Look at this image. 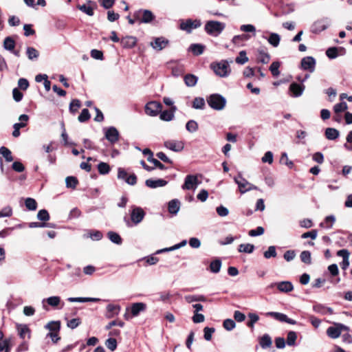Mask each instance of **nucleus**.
<instances>
[{"label": "nucleus", "mask_w": 352, "mask_h": 352, "mask_svg": "<svg viewBox=\"0 0 352 352\" xmlns=\"http://www.w3.org/2000/svg\"><path fill=\"white\" fill-rule=\"evenodd\" d=\"M226 28V23L219 21H208L205 23L204 30L210 36L217 37L219 36Z\"/></svg>", "instance_id": "1"}, {"label": "nucleus", "mask_w": 352, "mask_h": 352, "mask_svg": "<svg viewBox=\"0 0 352 352\" xmlns=\"http://www.w3.org/2000/svg\"><path fill=\"white\" fill-rule=\"evenodd\" d=\"M208 105L213 109L221 111L226 104V99L219 94H212L206 98Z\"/></svg>", "instance_id": "2"}, {"label": "nucleus", "mask_w": 352, "mask_h": 352, "mask_svg": "<svg viewBox=\"0 0 352 352\" xmlns=\"http://www.w3.org/2000/svg\"><path fill=\"white\" fill-rule=\"evenodd\" d=\"M133 17L140 23H149L152 22L155 16L149 10L140 9L133 14Z\"/></svg>", "instance_id": "3"}, {"label": "nucleus", "mask_w": 352, "mask_h": 352, "mask_svg": "<svg viewBox=\"0 0 352 352\" xmlns=\"http://www.w3.org/2000/svg\"><path fill=\"white\" fill-rule=\"evenodd\" d=\"M211 67L214 72L220 77H226L230 72L229 64L226 61L212 64Z\"/></svg>", "instance_id": "4"}, {"label": "nucleus", "mask_w": 352, "mask_h": 352, "mask_svg": "<svg viewBox=\"0 0 352 352\" xmlns=\"http://www.w3.org/2000/svg\"><path fill=\"white\" fill-rule=\"evenodd\" d=\"M344 331H349V327L343 324L337 323L335 327H329L327 329V334L331 338L336 339L339 338Z\"/></svg>", "instance_id": "5"}, {"label": "nucleus", "mask_w": 352, "mask_h": 352, "mask_svg": "<svg viewBox=\"0 0 352 352\" xmlns=\"http://www.w3.org/2000/svg\"><path fill=\"white\" fill-rule=\"evenodd\" d=\"M145 212L144 210L138 206H133L131 210V220L135 224L138 225L142 222L145 217Z\"/></svg>", "instance_id": "6"}, {"label": "nucleus", "mask_w": 352, "mask_h": 352, "mask_svg": "<svg viewBox=\"0 0 352 352\" xmlns=\"http://www.w3.org/2000/svg\"><path fill=\"white\" fill-rule=\"evenodd\" d=\"M201 25L200 20L195 19H187L186 21H182L179 25L181 30L186 31L188 33H190L193 29L199 28Z\"/></svg>", "instance_id": "7"}, {"label": "nucleus", "mask_w": 352, "mask_h": 352, "mask_svg": "<svg viewBox=\"0 0 352 352\" xmlns=\"http://www.w3.org/2000/svg\"><path fill=\"white\" fill-rule=\"evenodd\" d=\"M331 24V19L325 17L316 21L311 26L313 33H320L325 30Z\"/></svg>", "instance_id": "8"}, {"label": "nucleus", "mask_w": 352, "mask_h": 352, "mask_svg": "<svg viewBox=\"0 0 352 352\" xmlns=\"http://www.w3.org/2000/svg\"><path fill=\"white\" fill-rule=\"evenodd\" d=\"M162 104L156 101H151L145 106V112L150 116H156L162 110Z\"/></svg>", "instance_id": "9"}, {"label": "nucleus", "mask_w": 352, "mask_h": 352, "mask_svg": "<svg viewBox=\"0 0 352 352\" xmlns=\"http://www.w3.org/2000/svg\"><path fill=\"white\" fill-rule=\"evenodd\" d=\"M28 120L29 116L26 114H22L19 116V120L20 121V122L15 123L13 125V137L18 138L20 135V129L23 128L27 125V122L28 121Z\"/></svg>", "instance_id": "10"}, {"label": "nucleus", "mask_w": 352, "mask_h": 352, "mask_svg": "<svg viewBox=\"0 0 352 352\" xmlns=\"http://www.w3.org/2000/svg\"><path fill=\"white\" fill-rule=\"evenodd\" d=\"M199 182L197 177L192 175H188L184 181V184L182 185V189L190 190L196 188Z\"/></svg>", "instance_id": "11"}, {"label": "nucleus", "mask_w": 352, "mask_h": 352, "mask_svg": "<svg viewBox=\"0 0 352 352\" xmlns=\"http://www.w3.org/2000/svg\"><path fill=\"white\" fill-rule=\"evenodd\" d=\"M316 67V60L312 56H306L301 60V67L304 70L314 72Z\"/></svg>", "instance_id": "12"}, {"label": "nucleus", "mask_w": 352, "mask_h": 352, "mask_svg": "<svg viewBox=\"0 0 352 352\" xmlns=\"http://www.w3.org/2000/svg\"><path fill=\"white\" fill-rule=\"evenodd\" d=\"M266 316H272L274 319H276L280 322H287L290 324H296V320L288 318L287 315L282 314V313L270 311V312H267L266 314Z\"/></svg>", "instance_id": "13"}, {"label": "nucleus", "mask_w": 352, "mask_h": 352, "mask_svg": "<svg viewBox=\"0 0 352 352\" xmlns=\"http://www.w3.org/2000/svg\"><path fill=\"white\" fill-rule=\"evenodd\" d=\"M235 183L238 185L239 190L241 194L247 192V188L249 185V182L243 177L241 173L234 177Z\"/></svg>", "instance_id": "14"}, {"label": "nucleus", "mask_w": 352, "mask_h": 352, "mask_svg": "<svg viewBox=\"0 0 352 352\" xmlns=\"http://www.w3.org/2000/svg\"><path fill=\"white\" fill-rule=\"evenodd\" d=\"M164 146L173 151L179 152L184 148V144L182 141L167 140L164 142Z\"/></svg>", "instance_id": "15"}, {"label": "nucleus", "mask_w": 352, "mask_h": 352, "mask_svg": "<svg viewBox=\"0 0 352 352\" xmlns=\"http://www.w3.org/2000/svg\"><path fill=\"white\" fill-rule=\"evenodd\" d=\"M169 41L164 37H157L154 39L153 42L151 43L152 47L157 51H161L164 49L168 44Z\"/></svg>", "instance_id": "16"}, {"label": "nucleus", "mask_w": 352, "mask_h": 352, "mask_svg": "<svg viewBox=\"0 0 352 352\" xmlns=\"http://www.w3.org/2000/svg\"><path fill=\"white\" fill-rule=\"evenodd\" d=\"M105 138L111 144H114L118 140L119 132L115 127L111 126L107 129Z\"/></svg>", "instance_id": "17"}, {"label": "nucleus", "mask_w": 352, "mask_h": 352, "mask_svg": "<svg viewBox=\"0 0 352 352\" xmlns=\"http://www.w3.org/2000/svg\"><path fill=\"white\" fill-rule=\"evenodd\" d=\"M143 154H149V156L147 157V160L153 164L155 167L158 168L160 170H164L166 169L165 166L162 164L159 160L157 159L153 158V153L149 148H144L142 151Z\"/></svg>", "instance_id": "18"}, {"label": "nucleus", "mask_w": 352, "mask_h": 352, "mask_svg": "<svg viewBox=\"0 0 352 352\" xmlns=\"http://www.w3.org/2000/svg\"><path fill=\"white\" fill-rule=\"evenodd\" d=\"M276 285L278 289L281 292L287 293L294 289V286L290 281H281L271 285V287Z\"/></svg>", "instance_id": "19"}, {"label": "nucleus", "mask_w": 352, "mask_h": 352, "mask_svg": "<svg viewBox=\"0 0 352 352\" xmlns=\"http://www.w3.org/2000/svg\"><path fill=\"white\" fill-rule=\"evenodd\" d=\"M305 89V86L302 85H299L296 82H292L289 85V90L290 92H292V96L293 97H299L300 96Z\"/></svg>", "instance_id": "20"}, {"label": "nucleus", "mask_w": 352, "mask_h": 352, "mask_svg": "<svg viewBox=\"0 0 352 352\" xmlns=\"http://www.w3.org/2000/svg\"><path fill=\"white\" fill-rule=\"evenodd\" d=\"M177 110V107L175 106H173L170 110H165L162 111L160 115V118L163 121L169 122L173 120L175 117V112Z\"/></svg>", "instance_id": "21"}, {"label": "nucleus", "mask_w": 352, "mask_h": 352, "mask_svg": "<svg viewBox=\"0 0 352 352\" xmlns=\"http://www.w3.org/2000/svg\"><path fill=\"white\" fill-rule=\"evenodd\" d=\"M167 182L162 179H148L145 182V184L147 187L151 188H156L157 187H162L167 184Z\"/></svg>", "instance_id": "22"}, {"label": "nucleus", "mask_w": 352, "mask_h": 352, "mask_svg": "<svg viewBox=\"0 0 352 352\" xmlns=\"http://www.w3.org/2000/svg\"><path fill=\"white\" fill-rule=\"evenodd\" d=\"M120 43L122 46L124 48H132L136 45L137 39L134 36H127L122 38Z\"/></svg>", "instance_id": "23"}, {"label": "nucleus", "mask_w": 352, "mask_h": 352, "mask_svg": "<svg viewBox=\"0 0 352 352\" xmlns=\"http://www.w3.org/2000/svg\"><path fill=\"white\" fill-rule=\"evenodd\" d=\"M16 329L19 336L21 339L24 340L26 336H28V339L30 338V329L26 324H18Z\"/></svg>", "instance_id": "24"}, {"label": "nucleus", "mask_w": 352, "mask_h": 352, "mask_svg": "<svg viewBox=\"0 0 352 352\" xmlns=\"http://www.w3.org/2000/svg\"><path fill=\"white\" fill-rule=\"evenodd\" d=\"M205 45L199 43L191 44L188 48V51L191 52L195 56H199L204 52Z\"/></svg>", "instance_id": "25"}, {"label": "nucleus", "mask_w": 352, "mask_h": 352, "mask_svg": "<svg viewBox=\"0 0 352 352\" xmlns=\"http://www.w3.org/2000/svg\"><path fill=\"white\" fill-rule=\"evenodd\" d=\"M180 208V201L178 199H172L168 202V209L170 214H176Z\"/></svg>", "instance_id": "26"}, {"label": "nucleus", "mask_w": 352, "mask_h": 352, "mask_svg": "<svg viewBox=\"0 0 352 352\" xmlns=\"http://www.w3.org/2000/svg\"><path fill=\"white\" fill-rule=\"evenodd\" d=\"M146 305L143 302H135L131 306V314L133 316H137L141 311L146 309Z\"/></svg>", "instance_id": "27"}, {"label": "nucleus", "mask_w": 352, "mask_h": 352, "mask_svg": "<svg viewBox=\"0 0 352 352\" xmlns=\"http://www.w3.org/2000/svg\"><path fill=\"white\" fill-rule=\"evenodd\" d=\"M258 52V60L261 63L263 64L267 63L270 60V54L263 49V48H259L257 50Z\"/></svg>", "instance_id": "28"}, {"label": "nucleus", "mask_w": 352, "mask_h": 352, "mask_svg": "<svg viewBox=\"0 0 352 352\" xmlns=\"http://www.w3.org/2000/svg\"><path fill=\"white\" fill-rule=\"evenodd\" d=\"M339 135V131L334 128H327L325 130V137L328 140H334L337 139Z\"/></svg>", "instance_id": "29"}, {"label": "nucleus", "mask_w": 352, "mask_h": 352, "mask_svg": "<svg viewBox=\"0 0 352 352\" xmlns=\"http://www.w3.org/2000/svg\"><path fill=\"white\" fill-rule=\"evenodd\" d=\"M68 301L72 302H98L100 300V298H84V297H70Z\"/></svg>", "instance_id": "30"}, {"label": "nucleus", "mask_w": 352, "mask_h": 352, "mask_svg": "<svg viewBox=\"0 0 352 352\" xmlns=\"http://www.w3.org/2000/svg\"><path fill=\"white\" fill-rule=\"evenodd\" d=\"M184 80L186 86L194 87L197 82L198 78L194 74H188L184 76Z\"/></svg>", "instance_id": "31"}, {"label": "nucleus", "mask_w": 352, "mask_h": 352, "mask_svg": "<svg viewBox=\"0 0 352 352\" xmlns=\"http://www.w3.org/2000/svg\"><path fill=\"white\" fill-rule=\"evenodd\" d=\"M272 343L271 337L268 334H265L260 338L259 344L263 349L270 347Z\"/></svg>", "instance_id": "32"}, {"label": "nucleus", "mask_w": 352, "mask_h": 352, "mask_svg": "<svg viewBox=\"0 0 352 352\" xmlns=\"http://www.w3.org/2000/svg\"><path fill=\"white\" fill-rule=\"evenodd\" d=\"M221 264V261L219 258H217L212 261L209 266L210 272L215 274L219 272Z\"/></svg>", "instance_id": "33"}, {"label": "nucleus", "mask_w": 352, "mask_h": 352, "mask_svg": "<svg viewBox=\"0 0 352 352\" xmlns=\"http://www.w3.org/2000/svg\"><path fill=\"white\" fill-rule=\"evenodd\" d=\"M45 328L50 332H59L60 329V322L59 321H51L45 325Z\"/></svg>", "instance_id": "34"}, {"label": "nucleus", "mask_w": 352, "mask_h": 352, "mask_svg": "<svg viewBox=\"0 0 352 352\" xmlns=\"http://www.w3.org/2000/svg\"><path fill=\"white\" fill-rule=\"evenodd\" d=\"M0 154L2 155L6 162H10L14 160L10 149L5 146H1L0 148Z\"/></svg>", "instance_id": "35"}, {"label": "nucleus", "mask_w": 352, "mask_h": 352, "mask_svg": "<svg viewBox=\"0 0 352 352\" xmlns=\"http://www.w3.org/2000/svg\"><path fill=\"white\" fill-rule=\"evenodd\" d=\"M15 47V42L14 39L8 36L5 38L3 41V47L8 51H13Z\"/></svg>", "instance_id": "36"}, {"label": "nucleus", "mask_w": 352, "mask_h": 352, "mask_svg": "<svg viewBox=\"0 0 352 352\" xmlns=\"http://www.w3.org/2000/svg\"><path fill=\"white\" fill-rule=\"evenodd\" d=\"M186 243H187L186 240H183L179 243L175 244V245H173L172 247L166 248L164 249L157 250L156 253L160 254V253L164 252H170V251L177 250L182 247L185 246L186 245Z\"/></svg>", "instance_id": "37"}, {"label": "nucleus", "mask_w": 352, "mask_h": 352, "mask_svg": "<svg viewBox=\"0 0 352 352\" xmlns=\"http://www.w3.org/2000/svg\"><path fill=\"white\" fill-rule=\"evenodd\" d=\"M46 301L47 304L53 307H57L60 302V298L57 296H50L43 300V303Z\"/></svg>", "instance_id": "38"}, {"label": "nucleus", "mask_w": 352, "mask_h": 352, "mask_svg": "<svg viewBox=\"0 0 352 352\" xmlns=\"http://www.w3.org/2000/svg\"><path fill=\"white\" fill-rule=\"evenodd\" d=\"M238 250L239 252L250 254L254 250V245L250 243L241 244Z\"/></svg>", "instance_id": "39"}, {"label": "nucleus", "mask_w": 352, "mask_h": 352, "mask_svg": "<svg viewBox=\"0 0 352 352\" xmlns=\"http://www.w3.org/2000/svg\"><path fill=\"white\" fill-rule=\"evenodd\" d=\"M107 235H108L109 240L111 242H113L116 244H118V245H120L122 243V240L120 236L118 233L110 231L107 233Z\"/></svg>", "instance_id": "40"}, {"label": "nucleus", "mask_w": 352, "mask_h": 352, "mask_svg": "<svg viewBox=\"0 0 352 352\" xmlns=\"http://www.w3.org/2000/svg\"><path fill=\"white\" fill-rule=\"evenodd\" d=\"M280 36L276 33H271L267 41L273 46L277 47L280 43Z\"/></svg>", "instance_id": "41"}, {"label": "nucleus", "mask_w": 352, "mask_h": 352, "mask_svg": "<svg viewBox=\"0 0 352 352\" xmlns=\"http://www.w3.org/2000/svg\"><path fill=\"white\" fill-rule=\"evenodd\" d=\"M300 258L301 261L305 264L309 265L311 263V252L309 251H302L300 253Z\"/></svg>", "instance_id": "42"}, {"label": "nucleus", "mask_w": 352, "mask_h": 352, "mask_svg": "<svg viewBox=\"0 0 352 352\" xmlns=\"http://www.w3.org/2000/svg\"><path fill=\"white\" fill-rule=\"evenodd\" d=\"M205 107V100L203 98L197 97L193 100L192 107L196 109H202Z\"/></svg>", "instance_id": "43"}, {"label": "nucleus", "mask_w": 352, "mask_h": 352, "mask_svg": "<svg viewBox=\"0 0 352 352\" xmlns=\"http://www.w3.org/2000/svg\"><path fill=\"white\" fill-rule=\"evenodd\" d=\"M280 63L278 61H274L271 64L270 67V70L272 72L273 76L277 77L280 75Z\"/></svg>", "instance_id": "44"}, {"label": "nucleus", "mask_w": 352, "mask_h": 352, "mask_svg": "<svg viewBox=\"0 0 352 352\" xmlns=\"http://www.w3.org/2000/svg\"><path fill=\"white\" fill-rule=\"evenodd\" d=\"M77 8L88 16L94 15V8L91 6H87V4L78 5Z\"/></svg>", "instance_id": "45"}, {"label": "nucleus", "mask_w": 352, "mask_h": 352, "mask_svg": "<svg viewBox=\"0 0 352 352\" xmlns=\"http://www.w3.org/2000/svg\"><path fill=\"white\" fill-rule=\"evenodd\" d=\"M186 129L190 133H195L198 130V124L195 120H190L187 122Z\"/></svg>", "instance_id": "46"}, {"label": "nucleus", "mask_w": 352, "mask_h": 352, "mask_svg": "<svg viewBox=\"0 0 352 352\" xmlns=\"http://www.w3.org/2000/svg\"><path fill=\"white\" fill-rule=\"evenodd\" d=\"M25 207L29 210H35L37 208V203L36 201V200L33 198H27L25 200Z\"/></svg>", "instance_id": "47"}, {"label": "nucleus", "mask_w": 352, "mask_h": 352, "mask_svg": "<svg viewBox=\"0 0 352 352\" xmlns=\"http://www.w3.org/2000/svg\"><path fill=\"white\" fill-rule=\"evenodd\" d=\"M98 170L101 175L108 174L110 171V166L107 163L100 162L98 165Z\"/></svg>", "instance_id": "48"}, {"label": "nucleus", "mask_w": 352, "mask_h": 352, "mask_svg": "<svg viewBox=\"0 0 352 352\" xmlns=\"http://www.w3.org/2000/svg\"><path fill=\"white\" fill-rule=\"evenodd\" d=\"M297 339L296 333L294 331H289L287 336V344L289 346L295 345L296 340Z\"/></svg>", "instance_id": "49"}, {"label": "nucleus", "mask_w": 352, "mask_h": 352, "mask_svg": "<svg viewBox=\"0 0 352 352\" xmlns=\"http://www.w3.org/2000/svg\"><path fill=\"white\" fill-rule=\"evenodd\" d=\"M66 186L67 188H75L78 184V179L73 176L67 177L65 179Z\"/></svg>", "instance_id": "50"}, {"label": "nucleus", "mask_w": 352, "mask_h": 352, "mask_svg": "<svg viewBox=\"0 0 352 352\" xmlns=\"http://www.w3.org/2000/svg\"><path fill=\"white\" fill-rule=\"evenodd\" d=\"M277 255L276 247L274 245H271L268 248L267 250L265 251L263 254V256L265 258L268 259L272 257L274 258Z\"/></svg>", "instance_id": "51"}, {"label": "nucleus", "mask_w": 352, "mask_h": 352, "mask_svg": "<svg viewBox=\"0 0 352 352\" xmlns=\"http://www.w3.org/2000/svg\"><path fill=\"white\" fill-rule=\"evenodd\" d=\"M80 107V102L78 99H74L69 104V111L72 113H75Z\"/></svg>", "instance_id": "52"}, {"label": "nucleus", "mask_w": 352, "mask_h": 352, "mask_svg": "<svg viewBox=\"0 0 352 352\" xmlns=\"http://www.w3.org/2000/svg\"><path fill=\"white\" fill-rule=\"evenodd\" d=\"M90 118V113L87 109H83L79 115L78 120L80 122H85Z\"/></svg>", "instance_id": "53"}, {"label": "nucleus", "mask_w": 352, "mask_h": 352, "mask_svg": "<svg viewBox=\"0 0 352 352\" xmlns=\"http://www.w3.org/2000/svg\"><path fill=\"white\" fill-rule=\"evenodd\" d=\"M88 234V237L95 241H99L102 239L103 236L102 233L99 230H90Z\"/></svg>", "instance_id": "54"}, {"label": "nucleus", "mask_w": 352, "mask_h": 352, "mask_svg": "<svg viewBox=\"0 0 352 352\" xmlns=\"http://www.w3.org/2000/svg\"><path fill=\"white\" fill-rule=\"evenodd\" d=\"M235 61L238 64L243 65L248 61V58L246 56L245 51H241L239 56L235 59Z\"/></svg>", "instance_id": "55"}, {"label": "nucleus", "mask_w": 352, "mask_h": 352, "mask_svg": "<svg viewBox=\"0 0 352 352\" xmlns=\"http://www.w3.org/2000/svg\"><path fill=\"white\" fill-rule=\"evenodd\" d=\"M37 218L40 221H47L50 219L49 212L45 209L40 210L37 214Z\"/></svg>", "instance_id": "56"}, {"label": "nucleus", "mask_w": 352, "mask_h": 352, "mask_svg": "<svg viewBox=\"0 0 352 352\" xmlns=\"http://www.w3.org/2000/svg\"><path fill=\"white\" fill-rule=\"evenodd\" d=\"M105 345L109 350L113 351L117 348V341L115 338H109L106 340Z\"/></svg>", "instance_id": "57"}, {"label": "nucleus", "mask_w": 352, "mask_h": 352, "mask_svg": "<svg viewBox=\"0 0 352 352\" xmlns=\"http://www.w3.org/2000/svg\"><path fill=\"white\" fill-rule=\"evenodd\" d=\"M348 109V105L345 102H342L334 105L333 110L335 113H338L344 111Z\"/></svg>", "instance_id": "58"}, {"label": "nucleus", "mask_w": 352, "mask_h": 352, "mask_svg": "<svg viewBox=\"0 0 352 352\" xmlns=\"http://www.w3.org/2000/svg\"><path fill=\"white\" fill-rule=\"evenodd\" d=\"M38 54V52L35 48L32 47H28L27 48V55L29 59L33 60L34 58H37Z\"/></svg>", "instance_id": "59"}, {"label": "nucleus", "mask_w": 352, "mask_h": 352, "mask_svg": "<svg viewBox=\"0 0 352 352\" xmlns=\"http://www.w3.org/2000/svg\"><path fill=\"white\" fill-rule=\"evenodd\" d=\"M250 36L247 34H241V35H236L232 38V43L234 45H239L241 41H246L249 39Z\"/></svg>", "instance_id": "60"}, {"label": "nucleus", "mask_w": 352, "mask_h": 352, "mask_svg": "<svg viewBox=\"0 0 352 352\" xmlns=\"http://www.w3.org/2000/svg\"><path fill=\"white\" fill-rule=\"evenodd\" d=\"M248 317L250 318V321L248 322L247 325L249 327L253 328L254 323L259 320V317L254 313H250Z\"/></svg>", "instance_id": "61"}, {"label": "nucleus", "mask_w": 352, "mask_h": 352, "mask_svg": "<svg viewBox=\"0 0 352 352\" xmlns=\"http://www.w3.org/2000/svg\"><path fill=\"white\" fill-rule=\"evenodd\" d=\"M223 326L226 330L231 331L235 327L236 324L232 319H226L223 321Z\"/></svg>", "instance_id": "62"}, {"label": "nucleus", "mask_w": 352, "mask_h": 352, "mask_svg": "<svg viewBox=\"0 0 352 352\" xmlns=\"http://www.w3.org/2000/svg\"><path fill=\"white\" fill-rule=\"evenodd\" d=\"M80 323H81V320L80 318H73V319L67 321V326L69 328L74 329L76 328L77 327H78Z\"/></svg>", "instance_id": "63"}, {"label": "nucleus", "mask_w": 352, "mask_h": 352, "mask_svg": "<svg viewBox=\"0 0 352 352\" xmlns=\"http://www.w3.org/2000/svg\"><path fill=\"white\" fill-rule=\"evenodd\" d=\"M346 143L344 144V148L348 151H352V131L346 136Z\"/></svg>", "instance_id": "64"}]
</instances>
